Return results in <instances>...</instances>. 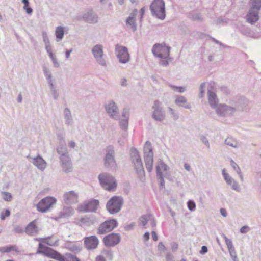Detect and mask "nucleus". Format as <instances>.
<instances>
[{
    "instance_id": "nucleus-1",
    "label": "nucleus",
    "mask_w": 261,
    "mask_h": 261,
    "mask_svg": "<svg viewBox=\"0 0 261 261\" xmlns=\"http://www.w3.org/2000/svg\"><path fill=\"white\" fill-rule=\"evenodd\" d=\"M37 253L43 254L46 256L58 261H81L76 256L72 254L67 253L66 254V256H64L58 251L41 243H39V247Z\"/></svg>"
},
{
    "instance_id": "nucleus-2",
    "label": "nucleus",
    "mask_w": 261,
    "mask_h": 261,
    "mask_svg": "<svg viewBox=\"0 0 261 261\" xmlns=\"http://www.w3.org/2000/svg\"><path fill=\"white\" fill-rule=\"evenodd\" d=\"M211 107L215 109L217 114L219 116H228L232 115L236 111V108L226 104H219L218 99H208Z\"/></svg>"
},
{
    "instance_id": "nucleus-3",
    "label": "nucleus",
    "mask_w": 261,
    "mask_h": 261,
    "mask_svg": "<svg viewBox=\"0 0 261 261\" xmlns=\"http://www.w3.org/2000/svg\"><path fill=\"white\" fill-rule=\"evenodd\" d=\"M130 155L138 177L141 180H144L145 172L141 158L138 151L136 148H131Z\"/></svg>"
},
{
    "instance_id": "nucleus-4",
    "label": "nucleus",
    "mask_w": 261,
    "mask_h": 261,
    "mask_svg": "<svg viewBox=\"0 0 261 261\" xmlns=\"http://www.w3.org/2000/svg\"><path fill=\"white\" fill-rule=\"evenodd\" d=\"M250 8L246 16L247 21L254 24L259 19V12L261 9V0H250Z\"/></svg>"
},
{
    "instance_id": "nucleus-5",
    "label": "nucleus",
    "mask_w": 261,
    "mask_h": 261,
    "mask_svg": "<svg viewBox=\"0 0 261 261\" xmlns=\"http://www.w3.org/2000/svg\"><path fill=\"white\" fill-rule=\"evenodd\" d=\"M152 15L161 20L166 16L165 2L163 0H153L150 6Z\"/></svg>"
},
{
    "instance_id": "nucleus-6",
    "label": "nucleus",
    "mask_w": 261,
    "mask_h": 261,
    "mask_svg": "<svg viewBox=\"0 0 261 261\" xmlns=\"http://www.w3.org/2000/svg\"><path fill=\"white\" fill-rule=\"evenodd\" d=\"M99 206V201L94 198L87 199L78 205L79 212L83 213H95Z\"/></svg>"
},
{
    "instance_id": "nucleus-7",
    "label": "nucleus",
    "mask_w": 261,
    "mask_h": 261,
    "mask_svg": "<svg viewBox=\"0 0 261 261\" xmlns=\"http://www.w3.org/2000/svg\"><path fill=\"white\" fill-rule=\"evenodd\" d=\"M123 204V199L121 196H114L108 200L106 208L111 214H115L120 211Z\"/></svg>"
},
{
    "instance_id": "nucleus-8",
    "label": "nucleus",
    "mask_w": 261,
    "mask_h": 261,
    "mask_svg": "<svg viewBox=\"0 0 261 261\" xmlns=\"http://www.w3.org/2000/svg\"><path fill=\"white\" fill-rule=\"evenodd\" d=\"M207 86V97L208 98H217V84L214 81H210L208 83H202L199 88V97L203 98L205 94V88Z\"/></svg>"
},
{
    "instance_id": "nucleus-9",
    "label": "nucleus",
    "mask_w": 261,
    "mask_h": 261,
    "mask_svg": "<svg viewBox=\"0 0 261 261\" xmlns=\"http://www.w3.org/2000/svg\"><path fill=\"white\" fill-rule=\"evenodd\" d=\"M98 179L101 186L109 191H113L116 188L117 184L115 178L108 173L99 174Z\"/></svg>"
},
{
    "instance_id": "nucleus-10",
    "label": "nucleus",
    "mask_w": 261,
    "mask_h": 261,
    "mask_svg": "<svg viewBox=\"0 0 261 261\" xmlns=\"http://www.w3.org/2000/svg\"><path fill=\"white\" fill-rule=\"evenodd\" d=\"M104 164L106 168L112 170H115L117 168V164L115 159L114 147L112 145H109L106 148Z\"/></svg>"
},
{
    "instance_id": "nucleus-11",
    "label": "nucleus",
    "mask_w": 261,
    "mask_h": 261,
    "mask_svg": "<svg viewBox=\"0 0 261 261\" xmlns=\"http://www.w3.org/2000/svg\"><path fill=\"white\" fill-rule=\"evenodd\" d=\"M144 159L146 168L148 172H150L152 170L153 162V153L151 144L149 141H146L144 146Z\"/></svg>"
},
{
    "instance_id": "nucleus-12",
    "label": "nucleus",
    "mask_w": 261,
    "mask_h": 261,
    "mask_svg": "<svg viewBox=\"0 0 261 261\" xmlns=\"http://www.w3.org/2000/svg\"><path fill=\"white\" fill-rule=\"evenodd\" d=\"M57 199L52 196H47L41 199L36 205L37 210L41 213H46L50 211L56 204Z\"/></svg>"
},
{
    "instance_id": "nucleus-13",
    "label": "nucleus",
    "mask_w": 261,
    "mask_h": 261,
    "mask_svg": "<svg viewBox=\"0 0 261 261\" xmlns=\"http://www.w3.org/2000/svg\"><path fill=\"white\" fill-rule=\"evenodd\" d=\"M105 111L109 117L115 120L120 119L119 110L116 103L113 100H110L105 105Z\"/></svg>"
},
{
    "instance_id": "nucleus-14",
    "label": "nucleus",
    "mask_w": 261,
    "mask_h": 261,
    "mask_svg": "<svg viewBox=\"0 0 261 261\" xmlns=\"http://www.w3.org/2000/svg\"><path fill=\"white\" fill-rule=\"evenodd\" d=\"M92 54L96 62L100 65L106 67L107 62L103 56V46L100 44L94 45L91 49Z\"/></svg>"
},
{
    "instance_id": "nucleus-15",
    "label": "nucleus",
    "mask_w": 261,
    "mask_h": 261,
    "mask_svg": "<svg viewBox=\"0 0 261 261\" xmlns=\"http://www.w3.org/2000/svg\"><path fill=\"white\" fill-rule=\"evenodd\" d=\"M171 48L160 44H154L152 48V52L154 56L161 59H167L169 56Z\"/></svg>"
},
{
    "instance_id": "nucleus-16",
    "label": "nucleus",
    "mask_w": 261,
    "mask_h": 261,
    "mask_svg": "<svg viewBox=\"0 0 261 261\" xmlns=\"http://www.w3.org/2000/svg\"><path fill=\"white\" fill-rule=\"evenodd\" d=\"M116 219H109L102 223L97 229V233L103 234L111 231L118 226Z\"/></svg>"
},
{
    "instance_id": "nucleus-17",
    "label": "nucleus",
    "mask_w": 261,
    "mask_h": 261,
    "mask_svg": "<svg viewBox=\"0 0 261 261\" xmlns=\"http://www.w3.org/2000/svg\"><path fill=\"white\" fill-rule=\"evenodd\" d=\"M153 112L152 117L157 121L161 122L165 119L166 114L163 109L162 103L159 100H155L152 107Z\"/></svg>"
},
{
    "instance_id": "nucleus-18",
    "label": "nucleus",
    "mask_w": 261,
    "mask_h": 261,
    "mask_svg": "<svg viewBox=\"0 0 261 261\" xmlns=\"http://www.w3.org/2000/svg\"><path fill=\"white\" fill-rule=\"evenodd\" d=\"M75 223L82 227H90L98 223L96 217L94 215H86L77 219Z\"/></svg>"
},
{
    "instance_id": "nucleus-19",
    "label": "nucleus",
    "mask_w": 261,
    "mask_h": 261,
    "mask_svg": "<svg viewBox=\"0 0 261 261\" xmlns=\"http://www.w3.org/2000/svg\"><path fill=\"white\" fill-rule=\"evenodd\" d=\"M116 56L121 63H126L130 60V56L126 47L117 45L115 48Z\"/></svg>"
},
{
    "instance_id": "nucleus-20",
    "label": "nucleus",
    "mask_w": 261,
    "mask_h": 261,
    "mask_svg": "<svg viewBox=\"0 0 261 261\" xmlns=\"http://www.w3.org/2000/svg\"><path fill=\"white\" fill-rule=\"evenodd\" d=\"M121 241V237L118 233H112L106 236L103 242L107 247H114L118 244Z\"/></svg>"
},
{
    "instance_id": "nucleus-21",
    "label": "nucleus",
    "mask_w": 261,
    "mask_h": 261,
    "mask_svg": "<svg viewBox=\"0 0 261 261\" xmlns=\"http://www.w3.org/2000/svg\"><path fill=\"white\" fill-rule=\"evenodd\" d=\"M84 241L85 248L88 250L96 249L99 244V240L95 236L85 237Z\"/></svg>"
},
{
    "instance_id": "nucleus-22",
    "label": "nucleus",
    "mask_w": 261,
    "mask_h": 261,
    "mask_svg": "<svg viewBox=\"0 0 261 261\" xmlns=\"http://www.w3.org/2000/svg\"><path fill=\"white\" fill-rule=\"evenodd\" d=\"M43 72L49 86L51 92L54 94V97L56 98L57 96L55 89V86L54 84V80L50 70L45 66H43Z\"/></svg>"
},
{
    "instance_id": "nucleus-23",
    "label": "nucleus",
    "mask_w": 261,
    "mask_h": 261,
    "mask_svg": "<svg viewBox=\"0 0 261 261\" xmlns=\"http://www.w3.org/2000/svg\"><path fill=\"white\" fill-rule=\"evenodd\" d=\"M222 174L227 184L230 186L232 190L240 192L241 188L239 184L225 172V169H223Z\"/></svg>"
},
{
    "instance_id": "nucleus-24",
    "label": "nucleus",
    "mask_w": 261,
    "mask_h": 261,
    "mask_svg": "<svg viewBox=\"0 0 261 261\" xmlns=\"http://www.w3.org/2000/svg\"><path fill=\"white\" fill-rule=\"evenodd\" d=\"M77 198V194L73 191L66 192L63 195V200L67 204L76 203Z\"/></svg>"
},
{
    "instance_id": "nucleus-25",
    "label": "nucleus",
    "mask_w": 261,
    "mask_h": 261,
    "mask_svg": "<svg viewBox=\"0 0 261 261\" xmlns=\"http://www.w3.org/2000/svg\"><path fill=\"white\" fill-rule=\"evenodd\" d=\"M60 161L64 172L68 173L72 171V165L69 157H62Z\"/></svg>"
},
{
    "instance_id": "nucleus-26",
    "label": "nucleus",
    "mask_w": 261,
    "mask_h": 261,
    "mask_svg": "<svg viewBox=\"0 0 261 261\" xmlns=\"http://www.w3.org/2000/svg\"><path fill=\"white\" fill-rule=\"evenodd\" d=\"M32 161L31 162L37 168L41 171H43L46 167V162L40 155L31 158Z\"/></svg>"
},
{
    "instance_id": "nucleus-27",
    "label": "nucleus",
    "mask_w": 261,
    "mask_h": 261,
    "mask_svg": "<svg viewBox=\"0 0 261 261\" xmlns=\"http://www.w3.org/2000/svg\"><path fill=\"white\" fill-rule=\"evenodd\" d=\"M85 21L90 23H95L98 22L97 15L92 11H89L86 12L83 16Z\"/></svg>"
},
{
    "instance_id": "nucleus-28",
    "label": "nucleus",
    "mask_w": 261,
    "mask_h": 261,
    "mask_svg": "<svg viewBox=\"0 0 261 261\" xmlns=\"http://www.w3.org/2000/svg\"><path fill=\"white\" fill-rule=\"evenodd\" d=\"M25 232L30 236H34L39 232V229L36 225V220L30 222L25 227Z\"/></svg>"
},
{
    "instance_id": "nucleus-29",
    "label": "nucleus",
    "mask_w": 261,
    "mask_h": 261,
    "mask_svg": "<svg viewBox=\"0 0 261 261\" xmlns=\"http://www.w3.org/2000/svg\"><path fill=\"white\" fill-rule=\"evenodd\" d=\"M137 12V10L135 9L133 12L130 14L126 21V25L129 26L134 32L137 30V24L135 22V17Z\"/></svg>"
},
{
    "instance_id": "nucleus-30",
    "label": "nucleus",
    "mask_w": 261,
    "mask_h": 261,
    "mask_svg": "<svg viewBox=\"0 0 261 261\" xmlns=\"http://www.w3.org/2000/svg\"><path fill=\"white\" fill-rule=\"evenodd\" d=\"M63 117L65 124L68 126L72 125L73 123V119L70 110L66 108L63 111Z\"/></svg>"
},
{
    "instance_id": "nucleus-31",
    "label": "nucleus",
    "mask_w": 261,
    "mask_h": 261,
    "mask_svg": "<svg viewBox=\"0 0 261 261\" xmlns=\"http://www.w3.org/2000/svg\"><path fill=\"white\" fill-rule=\"evenodd\" d=\"M66 248L69 251L75 253L79 252L81 250V247L76 243L68 242L65 244Z\"/></svg>"
},
{
    "instance_id": "nucleus-32",
    "label": "nucleus",
    "mask_w": 261,
    "mask_h": 261,
    "mask_svg": "<svg viewBox=\"0 0 261 261\" xmlns=\"http://www.w3.org/2000/svg\"><path fill=\"white\" fill-rule=\"evenodd\" d=\"M225 143L234 148H238L240 146L239 142L231 136H228L225 140Z\"/></svg>"
},
{
    "instance_id": "nucleus-33",
    "label": "nucleus",
    "mask_w": 261,
    "mask_h": 261,
    "mask_svg": "<svg viewBox=\"0 0 261 261\" xmlns=\"http://www.w3.org/2000/svg\"><path fill=\"white\" fill-rule=\"evenodd\" d=\"M74 213V209L71 206H66L63 209V211L59 214L60 218H67L73 215Z\"/></svg>"
},
{
    "instance_id": "nucleus-34",
    "label": "nucleus",
    "mask_w": 261,
    "mask_h": 261,
    "mask_svg": "<svg viewBox=\"0 0 261 261\" xmlns=\"http://www.w3.org/2000/svg\"><path fill=\"white\" fill-rule=\"evenodd\" d=\"M169 169V167L163 160H159L156 166V174H163V171H166Z\"/></svg>"
},
{
    "instance_id": "nucleus-35",
    "label": "nucleus",
    "mask_w": 261,
    "mask_h": 261,
    "mask_svg": "<svg viewBox=\"0 0 261 261\" xmlns=\"http://www.w3.org/2000/svg\"><path fill=\"white\" fill-rule=\"evenodd\" d=\"M57 152L60 155V160L62 159V157H69L66 147L63 144H60L58 146Z\"/></svg>"
},
{
    "instance_id": "nucleus-36",
    "label": "nucleus",
    "mask_w": 261,
    "mask_h": 261,
    "mask_svg": "<svg viewBox=\"0 0 261 261\" xmlns=\"http://www.w3.org/2000/svg\"><path fill=\"white\" fill-rule=\"evenodd\" d=\"M56 41L60 42L63 38L64 35V29L62 26H58L55 30Z\"/></svg>"
},
{
    "instance_id": "nucleus-37",
    "label": "nucleus",
    "mask_w": 261,
    "mask_h": 261,
    "mask_svg": "<svg viewBox=\"0 0 261 261\" xmlns=\"http://www.w3.org/2000/svg\"><path fill=\"white\" fill-rule=\"evenodd\" d=\"M42 240V242L44 243H45L47 244L49 246H57L58 245V239H56L55 240H53L51 239V237H48L46 238L42 239L40 238L38 239V240Z\"/></svg>"
},
{
    "instance_id": "nucleus-38",
    "label": "nucleus",
    "mask_w": 261,
    "mask_h": 261,
    "mask_svg": "<svg viewBox=\"0 0 261 261\" xmlns=\"http://www.w3.org/2000/svg\"><path fill=\"white\" fill-rule=\"evenodd\" d=\"M175 103L178 106L185 109H190L191 108V104L187 101V99H175Z\"/></svg>"
},
{
    "instance_id": "nucleus-39",
    "label": "nucleus",
    "mask_w": 261,
    "mask_h": 261,
    "mask_svg": "<svg viewBox=\"0 0 261 261\" xmlns=\"http://www.w3.org/2000/svg\"><path fill=\"white\" fill-rule=\"evenodd\" d=\"M239 101L236 106V109L238 110L244 111L246 110V108L248 105V101L245 99H238Z\"/></svg>"
},
{
    "instance_id": "nucleus-40",
    "label": "nucleus",
    "mask_w": 261,
    "mask_h": 261,
    "mask_svg": "<svg viewBox=\"0 0 261 261\" xmlns=\"http://www.w3.org/2000/svg\"><path fill=\"white\" fill-rule=\"evenodd\" d=\"M101 253L103 256L105 257L109 260L111 261L113 259V252L110 249H103Z\"/></svg>"
},
{
    "instance_id": "nucleus-41",
    "label": "nucleus",
    "mask_w": 261,
    "mask_h": 261,
    "mask_svg": "<svg viewBox=\"0 0 261 261\" xmlns=\"http://www.w3.org/2000/svg\"><path fill=\"white\" fill-rule=\"evenodd\" d=\"M150 220V215H145L141 216L139 219L140 224L142 225L144 228H146L145 226L146 224Z\"/></svg>"
},
{
    "instance_id": "nucleus-42",
    "label": "nucleus",
    "mask_w": 261,
    "mask_h": 261,
    "mask_svg": "<svg viewBox=\"0 0 261 261\" xmlns=\"http://www.w3.org/2000/svg\"><path fill=\"white\" fill-rule=\"evenodd\" d=\"M190 18L194 21H202V18L201 15L198 13L193 12L189 14Z\"/></svg>"
},
{
    "instance_id": "nucleus-43",
    "label": "nucleus",
    "mask_w": 261,
    "mask_h": 261,
    "mask_svg": "<svg viewBox=\"0 0 261 261\" xmlns=\"http://www.w3.org/2000/svg\"><path fill=\"white\" fill-rule=\"evenodd\" d=\"M15 246L13 245H9L0 247V252L2 253H9L12 251L15 250Z\"/></svg>"
},
{
    "instance_id": "nucleus-44",
    "label": "nucleus",
    "mask_w": 261,
    "mask_h": 261,
    "mask_svg": "<svg viewBox=\"0 0 261 261\" xmlns=\"http://www.w3.org/2000/svg\"><path fill=\"white\" fill-rule=\"evenodd\" d=\"M170 87L175 92L182 93L186 91V88L182 86H175L172 85H169Z\"/></svg>"
},
{
    "instance_id": "nucleus-45",
    "label": "nucleus",
    "mask_w": 261,
    "mask_h": 261,
    "mask_svg": "<svg viewBox=\"0 0 261 261\" xmlns=\"http://www.w3.org/2000/svg\"><path fill=\"white\" fill-rule=\"evenodd\" d=\"M128 119L126 118H121L119 121V125L120 127L123 129L125 130L128 127Z\"/></svg>"
},
{
    "instance_id": "nucleus-46",
    "label": "nucleus",
    "mask_w": 261,
    "mask_h": 261,
    "mask_svg": "<svg viewBox=\"0 0 261 261\" xmlns=\"http://www.w3.org/2000/svg\"><path fill=\"white\" fill-rule=\"evenodd\" d=\"M223 238H224L225 243L227 245L228 249L234 248L233 243L231 240L228 239L225 234H223Z\"/></svg>"
},
{
    "instance_id": "nucleus-47",
    "label": "nucleus",
    "mask_w": 261,
    "mask_h": 261,
    "mask_svg": "<svg viewBox=\"0 0 261 261\" xmlns=\"http://www.w3.org/2000/svg\"><path fill=\"white\" fill-rule=\"evenodd\" d=\"M187 206L190 211H194L196 208V203L192 200H189L187 202Z\"/></svg>"
},
{
    "instance_id": "nucleus-48",
    "label": "nucleus",
    "mask_w": 261,
    "mask_h": 261,
    "mask_svg": "<svg viewBox=\"0 0 261 261\" xmlns=\"http://www.w3.org/2000/svg\"><path fill=\"white\" fill-rule=\"evenodd\" d=\"M169 110L172 119L174 120H177L179 118L178 113L176 112L175 110H174L171 107H169Z\"/></svg>"
},
{
    "instance_id": "nucleus-49",
    "label": "nucleus",
    "mask_w": 261,
    "mask_h": 261,
    "mask_svg": "<svg viewBox=\"0 0 261 261\" xmlns=\"http://www.w3.org/2000/svg\"><path fill=\"white\" fill-rule=\"evenodd\" d=\"M156 176L158 178V181L160 184V186L161 187H164L165 186V181L164 179V175L163 174H156Z\"/></svg>"
},
{
    "instance_id": "nucleus-50",
    "label": "nucleus",
    "mask_w": 261,
    "mask_h": 261,
    "mask_svg": "<svg viewBox=\"0 0 261 261\" xmlns=\"http://www.w3.org/2000/svg\"><path fill=\"white\" fill-rule=\"evenodd\" d=\"M130 109L128 107L124 108L122 112V118L129 119Z\"/></svg>"
},
{
    "instance_id": "nucleus-51",
    "label": "nucleus",
    "mask_w": 261,
    "mask_h": 261,
    "mask_svg": "<svg viewBox=\"0 0 261 261\" xmlns=\"http://www.w3.org/2000/svg\"><path fill=\"white\" fill-rule=\"evenodd\" d=\"M2 194L3 196V199L6 201H10L12 199V195L10 193L7 192H2Z\"/></svg>"
},
{
    "instance_id": "nucleus-52",
    "label": "nucleus",
    "mask_w": 261,
    "mask_h": 261,
    "mask_svg": "<svg viewBox=\"0 0 261 261\" xmlns=\"http://www.w3.org/2000/svg\"><path fill=\"white\" fill-rule=\"evenodd\" d=\"M218 92H221L224 95H228L230 93V91L228 88L226 86H222L220 87Z\"/></svg>"
},
{
    "instance_id": "nucleus-53",
    "label": "nucleus",
    "mask_w": 261,
    "mask_h": 261,
    "mask_svg": "<svg viewBox=\"0 0 261 261\" xmlns=\"http://www.w3.org/2000/svg\"><path fill=\"white\" fill-rule=\"evenodd\" d=\"M230 255L233 261H236V259L237 258V253L235 251L234 247L231 249H228Z\"/></svg>"
},
{
    "instance_id": "nucleus-54",
    "label": "nucleus",
    "mask_w": 261,
    "mask_h": 261,
    "mask_svg": "<svg viewBox=\"0 0 261 261\" xmlns=\"http://www.w3.org/2000/svg\"><path fill=\"white\" fill-rule=\"evenodd\" d=\"M10 215V212L9 210H6L5 212L1 213L0 218L1 220H4L6 217L9 216Z\"/></svg>"
},
{
    "instance_id": "nucleus-55",
    "label": "nucleus",
    "mask_w": 261,
    "mask_h": 261,
    "mask_svg": "<svg viewBox=\"0 0 261 261\" xmlns=\"http://www.w3.org/2000/svg\"><path fill=\"white\" fill-rule=\"evenodd\" d=\"M226 23H227V21L223 19L222 17H219L215 21L214 24L216 25H219L220 24L223 25Z\"/></svg>"
},
{
    "instance_id": "nucleus-56",
    "label": "nucleus",
    "mask_w": 261,
    "mask_h": 261,
    "mask_svg": "<svg viewBox=\"0 0 261 261\" xmlns=\"http://www.w3.org/2000/svg\"><path fill=\"white\" fill-rule=\"evenodd\" d=\"M42 37H43V42L45 44H48V43H50L49 38L48 37L47 32H43Z\"/></svg>"
},
{
    "instance_id": "nucleus-57",
    "label": "nucleus",
    "mask_w": 261,
    "mask_h": 261,
    "mask_svg": "<svg viewBox=\"0 0 261 261\" xmlns=\"http://www.w3.org/2000/svg\"><path fill=\"white\" fill-rule=\"evenodd\" d=\"M23 9L25 11L28 15H31L33 13V9L29 6V5H25L23 7Z\"/></svg>"
},
{
    "instance_id": "nucleus-58",
    "label": "nucleus",
    "mask_w": 261,
    "mask_h": 261,
    "mask_svg": "<svg viewBox=\"0 0 261 261\" xmlns=\"http://www.w3.org/2000/svg\"><path fill=\"white\" fill-rule=\"evenodd\" d=\"M200 139L202 141V142L206 146V147L208 148H210V143H209V142H208L207 139L206 138V137L205 136L202 135L201 136Z\"/></svg>"
},
{
    "instance_id": "nucleus-59",
    "label": "nucleus",
    "mask_w": 261,
    "mask_h": 261,
    "mask_svg": "<svg viewBox=\"0 0 261 261\" xmlns=\"http://www.w3.org/2000/svg\"><path fill=\"white\" fill-rule=\"evenodd\" d=\"M135 223H132L128 225H125L124 226V229L126 231H129L133 229L134 227L135 226Z\"/></svg>"
},
{
    "instance_id": "nucleus-60",
    "label": "nucleus",
    "mask_w": 261,
    "mask_h": 261,
    "mask_svg": "<svg viewBox=\"0 0 261 261\" xmlns=\"http://www.w3.org/2000/svg\"><path fill=\"white\" fill-rule=\"evenodd\" d=\"M240 231L241 233H246L249 231V227L248 226H244L241 228Z\"/></svg>"
},
{
    "instance_id": "nucleus-61",
    "label": "nucleus",
    "mask_w": 261,
    "mask_h": 261,
    "mask_svg": "<svg viewBox=\"0 0 261 261\" xmlns=\"http://www.w3.org/2000/svg\"><path fill=\"white\" fill-rule=\"evenodd\" d=\"M14 231L18 233H22L23 230L22 228L20 226H16L14 228Z\"/></svg>"
},
{
    "instance_id": "nucleus-62",
    "label": "nucleus",
    "mask_w": 261,
    "mask_h": 261,
    "mask_svg": "<svg viewBox=\"0 0 261 261\" xmlns=\"http://www.w3.org/2000/svg\"><path fill=\"white\" fill-rule=\"evenodd\" d=\"M160 63L163 66H167L169 65V62L167 59H163V60L160 61Z\"/></svg>"
},
{
    "instance_id": "nucleus-63",
    "label": "nucleus",
    "mask_w": 261,
    "mask_h": 261,
    "mask_svg": "<svg viewBox=\"0 0 261 261\" xmlns=\"http://www.w3.org/2000/svg\"><path fill=\"white\" fill-rule=\"evenodd\" d=\"M95 261H106V259L103 255H99L96 257Z\"/></svg>"
},
{
    "instance_id": "nucleus-64",
    "label": "nucleus",
    "mask_w": 261,
    "mask_h": 261,
    "mask_svg": "<svg viewBox=\"0 0 261 261\" xmlns=\"http://www.w3.org/2000/svg\"><path fill=\"white\" fill-rule=\"evenodd\" d=\"M173 256L171 253H168L166 255V261H172Z\"/></svg>"
}]
</instances>
